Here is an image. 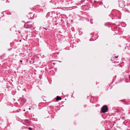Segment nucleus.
<instances>
[{
    "label": "nucleus",
    "instance_id": "20e7f679",
    "mask_svg": "<svg viewBox=\"0 0 130 130\" xmlns=\"http://www.w3.org/2000/svg\"><path fill=\"white\" fill-rule=\"evenodd\" d=\"M118 57H118L116 56V58H117Z\"/></svg>",
    "mask_w": 130,
    "mask_h": 130
},
{
    "label": "nucleus",
    "instance_id": "f257e3e1",
    "mask_svg": "<svg viewBox=\"0 0 130 130\" xmlns=\"http://www.w3.org/2000/svg\"><path fill=\"white\" fill-rule=\"evenodd\" d=\"M108 111L107 107L106 105L104 106L102 108V112L103 113H105L107 112Z\"/></svg>",
    "mask_w": 130,
    "mask_h": 130
},
{
    "label": "nucleus",
    "instance_id": "39448f33",
    "mask_svg": "<svg viewBox=\"0 0 130 130\" xmlns=\"http://www.w3.org/2000/svg\"><path fill=\"white\" fill-rule=\"evenodd\" d=\"M29 110H30L31 109V108H29Z\"/></svg>",
    "mask_w": 130,
    "mask_h": 130
},
{
    "label": "nucleus",
    "instance_id": "423d86ee",
    "mask_svg": "<svg viewBox=\"0 0 130 130\" xmlns=\"http://www.w3.org/2000/svg\"><path fill=\"white\" fill-rule=\"evenodd\" d=\"M20 62H22V60H21V61H20Z\"/></svg>",
    "mask_w": 130,
    "mask_h": 130
},
{
    "label": "nucleus",
    "instance_id": "6e6552de",
    "mask_svg": "<svg viewBox=\"0 0 130 130\" xmlns=\"http://www.w3.org/2000/svg\"><path fill=\"white\" fill-rule=\"evenodd\" d=\"M25 111V110H24V111Z\"/></svg>",
    "mask_w": 130,
    "mask_h": 130
},
{
    "label": "nucleus",
    "instance_id": "7ed1b4c3",
    "mask_svg": "<svg viewBox=\"0 0 130 130\" xmlns=\"http://www.w3.org/2000/svg\"><path fill=\"white\" fill-rule=\"evenodd\" d=\"M29 128V129H30V130L31 129V128L29 127V128Z\"/></svg>",
    "mask_w": 130,
    "mask_h": 130
},
{
    "label": "nucleus",
    "instance_id": "0eeeda50",
    "mask_svg": "<svg viewBox=\"0 0 130 130\" xmlns=\"http://www.w3.org/2000/svg\"><path fill=\"white\" fill-rule=\"evenodd\" d=\"M53 64H55V63H53Z\"/></svg>",
    "mask_w": 130,
    "mask_h": 130
},
{
    "label": "nucleus",
    "instance_id": "f03ea898",
    "mask_svg": "<svg viewBox=\"0 0 130 130\" xmlns=\"http://www.w3.org/2000/svg\"><path fill=\"white\" fill-rule=\"evenodd\" d=\"M61 100V98L59 96H57V98L56 99V101H58L59 100Z\"/></svg>",
    "mask_w": 130,
    "mask_h": 130
}]
</instances>
